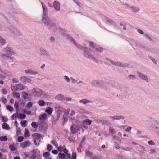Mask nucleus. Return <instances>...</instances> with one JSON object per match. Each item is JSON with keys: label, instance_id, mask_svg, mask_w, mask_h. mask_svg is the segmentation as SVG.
<instances>
[{"label": "nucleus", "instance_id": "1", "mask_svg": "<svg viewBox=\"0 0 159 159\" xmlns=\"http://www.w3.org/2000/svg\"><path fill=\"white\" fill-rule=\"evenodd\" d=\"M64 36L68 39H70L73 42V43L79 48L80 49H83L84 50V55L86 57L92 59L93 61L96 62H98L97 60L95 57L91 55L90 53L88 51H87V48H82L80 45H77L75 41L71 36L66 34H65Z\"/></svg>", "mask_w": 159, "mask_h": 159}, {"label": "nucleus", "instance_id": "2", "mask_svg": "<svg viewBox=\"0 0 159 159\" xmlns=\"http://www.w3.org/2000/svg\"><path fill=\"white\" fill-rule=\"evenodd\" d=\"M3 51L6 54L1 53L0 56L3 59H9L13 60L14 58L11 55H14L16 54V52L13 49L9 47H6L3 49Z\"/></svg>", "mask_w": 159, "mask_h": 159}, {"label": "nucleus", "instance_id": "3", "mask_svg": "<svg viewBox=\"0 0 159 159\" xmlns=\"http://www.w3.org/2000/svg\"><path fill=\"white\" fill-rule=\"evenodd\" d=\"M47 11H44L43 15L42 17V22L48 26L51 27L55 26V24L51 21L46 15Z\"/></svg>", "mask_w": 159, "mask_h": 159}, {"label": "nucleus", "instance_id": "4", "mask_svg": "<svg viewBox=\"0 0 159 159\" xmlns=\"http://www.w3.org/2000/svg\"><path fill=\"white\" fill-rule=\"evenodd\" d=\"M34 96L36 97H40L43 94V91L38 88H35L31 90Z\"/></svg>", "mask_w": 159, "mask_h": 159}, {"label": "nucleus", "instance_id": "5", "mask_svg": "<svg viewBox=\"0 0 159 159\" xmlns=\"http://www.w3.org/2000/svg\"><path fill=\"white\" fill-rule=\"evenodd\" d=\"M11 33L13 34L16 36H20L21 34L19 30L16 29L15 27L12 26L10 28Z\"/></svg>", "mask_w": 159, "mask_h": 159}, {"label": "nucleus", "instance_id": "6", "mask_svg": "<svg viewBox=\"0 0 159 159\" xmlns=\"http://www.w3.org/2000/svg\"><path fill=\"white\" fill-rule=\"evenodd\" d=\"M80 129L79 126L75 124H73L70 127V131L72 134H75Z\"/></svg>", "mask_w": 159, "mask_h": 159}, {"label": "nucleus", "instance_id": "7", "mask_svg": "<svg viewBox=\"0 0 159 159\" xmlns=\"http://www.w3.org/2000/svg\"><path fill=\"white\" fill-rule=\"evenodd\" d=\"M156 124V122L153 121L151 126L150 127V129L156 132L159 135V130L158 127L155 125Z\"/></svg>", "mask_w": 159, "mask_h": 159}, {"label": "nucleus", "instance_id": "8", "mask_svg": "<svg viewBox=\"0 0 159 159\" xmlns=\"http://www.w3.org/2000/svg\"><path fill=\"white\" fill-rule=\"evenodd\" d=\"M92 122V121L89 119H86L83 120L82 123V127L86 129H87V125H90Z\"/></svg>", "mask_w": 159, "mask_h": 159}, {"label": "nucleus", "instance_id": "9", "mask_svg": "<svg viewBox=\"0 0 159 159\" xmlns=\"http://www.w3.org/2000/svg\"><path fill=\"white\" fill-rule=\"evenodd\" d=\"M137 73L140 78L142 80H145L147 82H148V77L147 75L141 72H137Z\"/></svg>", "mask_w": 159, "mask_h": 159}, {"label": "nucleus", "instance_id": "10", "mask_svg": "<svg viewBox=\"0 0 159 159\" xmlns=\"http://www.w3.org/2000/svg\"><path fill=\"white\" fill-rule=\"evenodd\" d=\"M21 81L23 82L24 84H26L27 83H30L31 81V80L25 76H23L20 78Z\"/></svg>", "mask_w": 159, "mask_h": 159}, {"label": "nucleus", "instance_id": "11", "mask_svg": "<svg viewBox=\"0 0 159 159\" xmlns=\"http://www.w3.org/2000/svg\"><path fill=\"white\" fill-rule=\"evenodd\" d=\"M25 74L29 75H35L39 74V72L32 70L31 69L26 70H25Z\"/></svg>", "mask_w": 159, "mask_h": 159}, {"label": "nucleus", "instance_id": "12", "mask_svg": "<svg viewBox=\"0 0 159 159\" xmlns=\"http://www.w3.org/2000/svg\"><path fill=\"white\" fill-rule=\"evenodd\" d=\"M92 84L94 86H102L103 84V82L100 80H95L93 81Z\"/></svg>", "mask_w": 159, "mask_h": 159}, {"label": "nucleus", "instance_id": "13", "mask_svg": "<svg viewBox=\"0 0 159 159\" xmlns=\"http://www.w3.org/2000/svg\"><path fill=\"white\" fill-rule=\"evenodd\" d=\"M110 62L112 64L119 66L126 67L128 66V65L127 64H122L118 61L115 62L113 61H110Z\"/></svg>", "mask_w": 159, "mask_h": 159}, {"label": "nucleus", "instance_id": "14", "mask_svg": "<svg viewBox=\"0 0 159 159\" xmlns=\"http://www.w3.org/2000/svg\"><path fill=\"white\" fill-rule=\"evenodd\" d=\"M41 53L42 55L47 57H50V55L49 52L46 50L42 49L41 50Z\"/></svg>", "mask_w": 159, "mask_h": 159}, {"label": "nucleus", "instance_id": "15", "mask_svg": "<svg viewBox=\"0 0 159 159\" xmlns=\"http://www.w3.org/2000/svg\"><path fill=\"white\" fill-rule=\"evenodd\" d=\"M110 118L112 120L114 121L115 120H119L121 119H124V117L122 116H110Z\"/></svg>", "mask_w": 159, "mask_h": 159}, {"label": "nucleus", "instance_id": "16", "mask_svg": "<svg viewBox=\"0 0 159 159\" xmlns=\"http://www.w3.org/2000/svg\"><path fill=\"white\" fill-rule=\"evenodd\" d=\"M58 108L60 111H61V113H62V111H63L64 112V114L66 116L68 114L70 110L69 108L65 110L62 107L60 106L58 107Z\"/></svg>", "mask_w": 159, "mask_h": 159}, {"label": "nucleus", "instance_id": "17", "mask_svg": "<svg viewBox=\"0 0 159 159\" xmlns=\"http://www.w3.org/2000/svg\"><path fill=\"white\" fill-rule=\"evenodd\" d=\"M31 144V143L29 141H26L22 142L20 144V146L23 148L29 147Z\"/></svg>", "mask_w": 159, "mask_h": 159}, {"label": "nucleus", "instance_id": "18", "mask_svg": "<svg viewBox=\"0 0 159 159\" xmlns=\"http://www.w3.org/2000/svg\"><path fill=\"white\" fill-rule=\"evenodd\" d=\"M53 7L55 10H60V4L57 1H55L53 2Z\"/></svg>", "mask_w": 159, "mask_h": 159}, {"label": "nucleus", "instance_id": "19", "mask_svg": "<svg viewBox=\"0 0 159 159\" xmlns=\"http://www.w3.org/2000/svg\"><path fill=\"white\" fill-rule=\"evenodd\" d=\"M79 102L83 104H85L88 103H92V101L87 99H83L80 100Z\"/></svg>", "mask_w": 159, "mask_h": 159}, {"label": "nucleus", "instance_id": "20", "mask_svg": "<svg viewBox=\"0 0 159 159\" xmlns=\"http://www.w3.org/2000/svg\"><path fill=\"white\" fill-rule=\"evenodd\" d=\"M124 5L125 6V7H126V9H132V10H139V8L137 7L133 6L130 7L129 5L127 4H125Z\"/></svg>", "mask_w": 159, "mask_h": 159}, {"label": "nucleus", "instance_id": "21", "mask_svg": "<svg viewBox=\"0 0 159 159\" xmlns=\"http://www.w3.org/2000/svg\"><path fill=\"white\" fill-rule=\"evenodd\" d=\"M138 150L139 151V153L140 154H143L145 150V148L144 147L141 145H139Z\"/></svg>", "mask_w": 159, "mask_h": 159}, {"label": "nucleus", "instance_id": "22", "mask_svg": "<svg viewBox=\"0 0 159 159\" xmlns=\"http://www.w3.org/2000/svg\"><path fill=\"white\" fill-rule=\"evenodd\" d=\"M53 110V109L51 107H47L45 111V112L48 114L49 115H50L52 113Z\"/></svg>", "mask_w": 159, "mask_h": 159}, {"label": "nucleus", "instance_id": "23", "mask_svg": "<svg viewBox=\"0 0 159 159\" xmlns=\"http://www.w3.org/2000/svg\"><path fill=\"white\" fill-rule=\"evenodd\" d=\"M2 129L7 130H9L10 129L9 125L6 123H4L2 124Z\"/></svg>", "mask_w": 159, "mask_h": 159}, {"label": "nucleus", "instance_id": "24", "mask_svg": "<svg viewBox=\"0 0 159 159\" xmlns=\"http://www.w3.org/2000/svg\"><path fill=\"white\" fill-rule=\"evenodd\" d=\"M120 149L125 151H130L132 150V148L129 147L121 146Z\"/></svg>", "mask_w": 159, "mask_h": 159}, {"label": "nucleus", "instance_id": "25", "mask_svg": "<svg viewBox=\"0 0 159 159\" xmlns=\"http://www.w3.org/2000/svg\"><path fill=\"white\" fill-rule=\"evenodd\" d=\"M79 112L81 113L88 114L89 112L85 109L83 108H81L79 111Z\"/></svg>", "mask_w": 159, "mask_h": 159}, {"label": "nucleus", "instance_id": "26", "mask_svg": "<svg viewBox=\"0 0 159 159\" xmlns=\"http://www.w3.org/2000/svg\"><path fill=\"white\" fill-rule=\"evenodd\" d=\"M0 71H1L2 73L6 75L7 76H11L12 75L11 73L7 70L2 71L0 69Z\"/></svg>", "mask_w": 159, "mask_h": 159}, {"label": "nucleus", "instance_id": "27", "mask_svg": "<svg viewBox=\"0 0 159 159\" xmlns=\"http://www.w3.org/2000/svg\"><path fill=\"white\" fill-rule=\"evenodd\" d=\"M47 118V115L45 113H44L42 114L39 117V119L41 120H44Z\"/></svg>", "mask_w": 159, "mask_h": 159}, {"label": "nucleus", "instance_id": "28", "mask_svg": "<svg viewBox=\"0 0 159 159\" xmlns=\"http://www.w3.org/2000/svg\"><path fill=\"white\" fill-rule=\"evenodd\" d=\"M64 97L62 94L58 95L56 96V98L61 100H64Z\"/></svg>", "mask_w": 159, "mask_h": 159}, {"label": "nucleus", "instance_id": "29", "mask_svg": "<svg viewBox=\"0 0 159 159\" xmlns=\"http://www.w3.org/2000/svg\"><path fill=\"white\" fill-rule=\"evenodd\" d=\"M33 136L35 137L37 139H39L42 137L41 134L38 133H34L33 134Z\"/></svg>", "mask_w": 159, "mask_h": 159}, {"label": "nucleus", "instance_id": "30", "mask_svg": "<svg viewBox=\"0 0 159 159\" xmlns=\"http://www.w3.org/2000/svg\"><path fill=\"white\" fill-rule=\"evenodd\" d=\"M6 41L4 39L0 37V46H2L5 44Z\"/></svg>", "mask_w": 159, "mask_h": 159}, {"label": "nucleus", "instance_id": "31", "mask_svg": "<svg viewBox=\"0 0 159 159\" xmlns=\"http://www.w3.org/2000/svg\"><path fill=\"white\" fill-rule=\"evenodd\" d=\"M38 104L39 106L42 107L45 106V102L43 100H40L38 101Z\"/></svg>", "mask_w": 159, "mask_h": 159}, {"label": "nucleus", "instance_id": "32", "mask_svg": "<svg viewBox=\"0 0 159 159\" xmlns=\"http://www.w3.org/2000/svg\"><path fill=\"white\" fill-rule=\"evenodd\" d=\"M12 95L13 96L17 98H20V95L18 92H13L12 93Z\"/></svg>", "mask_w": 159, "mask_h": 159}, {"label": "nucleus", "instance_id": "33", "mask_svg": "<svg viewBox=\"0 0 159 159\" xmlns=\"http://www.w3.org/2000/svg\"><path fill=\"white\" fill-rule=\"evenodd\" d=\"M86 155L88 157H90L93 155L92 153L88 150L86 151Z\"/></svg>", "mask_w": 159, "mask_h": 159}, {"label": "nucleus", "instance_id": "34", "mask_svg": "<svg viewBox=\"0 0 159 159\" xmlns=\"http://www.w3.org/2000/svg\"><path fill=\"white\" fill-rule=\"evenodd\" d=\"M18 85L15 84L14 86H12L11 87V89L12 91H16L19 90L18 88Z\"/></svg>", "mask_w": 159, "mask_h": 159}, {"label": "nucleus", "instance_id": "35", "mask_svg": "<svg viewBox=\"0 0 159 159\" xmlns=\"http://www.w3.org/2000/svg\"><path fill=\"white\" fill-rule=\"evenodd\" d=\"M26 117V116L24 114H19L18 116V118L23 120L25 119Z\"/></svg>", "mask_w": 159, "mask_h": 159}, {"label": "nucleus", "instance_id": "36", "mask_svg": "<svg viewBox=\"0 0 159 159\" xmlns=\"http://www.w3.org/2000/svg\"><path fill=\"white\" fill-rule=\"evenodd\" d=\"M18 88L19 90V91L23 90L25 88V87L21 83L18 84Z\"/></svg>", "mask_w": 159, "mask_h": 159}, {"label": "nucleus", "instance_id": "37", "mask_svg": "<svg viewBox=\"0 0 159 159\" xmlns=\"http://www.w3.org/2000/svg\"><path fill=\"white\" fill-rule=\"evenodd\" d=\"M75 111L73 110H72L70 113V116H72L75 115ZM70 118L72 120H74L75 119L74 117H70Z\"/></svg>", "mask_w": 159, "mask_h": 159}, {"label": "nucleus", "instance_id": "38", "mask_svg": "<svg viewBox=\"0 0 159 159\" xmlns=\"http://www.w3.org/2000/svg\"><path fill=\"white\" fill-rule=\"evenodd\" d=\"M8 140V138L6 136H2L0 137V140L2 141H6Z\"/></svg>", "mask_w": 159, "mask_h": 159}, {"label": "nucleus", "instance_id": "39", "mask_svg": "<svg viewBox=\"0 0 159 159\" xmlns=\"http://www.w3.org/2000/svg\"><path fill=\"white\" fill-rule=\"evenodd\" d=\"M65 155L63 153H59L58 154V157L60 159H63L65 158Z\"/></svg>", "mask_w": 159, "mask_h": 159}, {"label": "nucleus", "instance_id": "40", "mask_svg": "<svg viewBox=\"0 0 159 159\" xmlns=\"http://www.w3.org/2000/svg\"><path fill=\"white\" fill-rule=\"evenodd\" d=\"M0 117L1 118L3 122H6L8 121V119L6 116H1Z\"/></svg>", "mask_w": 159, "mask_h": 159}, {"label": "nucleus", "instance_id": "41", "mask_svg": "<svg viewBox=\"0 0 159 159\" xmlns=\"http://www.w3.org/2000/svg\"><path fill=\"white\" fill-rule=\"evenodd\" d=\"M24 136L25 137H29L30 136L29 132L27 129H26L25 130Z\"/></svg>", "mask_w": 159, "mask_h": 159}, {"label": "nucleus", "instance_id": "42", "mask_svg": "<svg viewBox=\"0 0 159 159\" xmlns=\"http://www.w3.org/2000/svg\"><path fill=\"white\" fill-rule=\"evenodd\" d=\"M76 154L75 152H73L71 158L69 159H76Z\"/></svg>", "mask_w": 159, "mask_h": 159}, {"label": "nucleus", "instance_id": "43", "mask_svg": "<svg viewBox=\"0 0 159 159\" xmlns=\"http://www.w3.org/2000/svg\"><path fill=\"white\" fill-rule=\"evenodd\" d=\"M64 78L65 80L67 83H69L70 82V79L68 76L65 75L64 76Z\"/></svg>", "mask_w": 159, "mask_h": 159}, {"label": "nucleus", "instance_id": "44", "mask_svg": "<svg viewBox=\"0 0 159 159\" xmlns=\"http://www.w3.org/2000/svg\"><path fill=\"white\" fill-rule=\"evenodd\" d=\"M7 109L10 111H12L13 110V107L11 106L7 105L6 107Z\"/></svg>", "mask_w": 159, "mask_h": 159}, {"label": "nucleus", "instance_id": "45", "mask_svg": "<svg viewBox=\"0 0 159 159\" xmlns=\"http://www.w3.org/2000/svg\"><path fill=\"white\" fill-rule=\"evenodd\" d=\"M22 111L25 113L28 114L30 115L31 114V111H28L25 109H23Z\"/></svg>", "mask_w": 159, "mask_h": 159}, {"label": "nucleus", "instance_id": "46", "mask_svg": "<svg viewBox=\"0 0 159 159\" xmlns=\"http://www.w3.org/2000/svg\"><path fill=\"white\" fill-rule=\"evenodd\" d=\"M26 123L27 121L26 120L22 121L20 122V124L22 126L25 127L27 126Z\"/></svg>", "mask_w": 159, "mask_h": 159}, {"label": "nucleus", "instance_id": "47", "mask_svg": "<svg viewBox=\"0 0 159 159\" xmlns=\"http://www.w3.org/2000/svg\"><path fill=\"white\" fill-rule=\"evenodd\" d=\"M102 123L107 126L110 125H111L109 121L107 120H103V121Z\"/></svg>", "mask_w": 159, "mask_h": 159}, {"label": "nucleus", "instance_id": "48", "mask_svg": "<svg viewBox=\"0 0 159 159\" xmlns=\"http://www.w3.org/2000/svg\"><path fill=\"white\" fill-rule=\"evenodd\" d=\"M9 148L12 151H14L16 150V148L14 146L12 145H10L9 146Z\"/></svg>", "mask_w": 159, "mask_h": 159}, {"label": "nucleus", "instance_id": "49", "mask_svg": "<svg viewBox=\"0 0 159 159\" xmlns=\"http://www.w3.org/2000/svg\"><path fill=\"white\" fill-rule=\"evenodd\" d=\"M53 148V147L52 145L49 144H48L47 145V149L48 151H50L51 150H52V149Z\"/></svg>", "mask_w": 159, "mask_h": 159}, {"label": "nucleus", "instance_id": "50", "mask_svg": "<svg viewBox=\"0 0 159 159\" xmlns=\"http://www.w3.org/2000/svg\"><path fill=\"white\" fill-rule=\"evenodd\" d=\"M109 131L110 133L113 134L115 133L114 129L111 126L109 128Z\"/></svg>", "mask_w": 159, "mask_h": 159}, {"label": "nucleus", "instance_id": "51", "mask_svg": "<svg viewBox=\"0 0 159 159\" xmlns=\"http://www.w3.org/2000/svg\"><path fill=\"white\" fill-rule=\"evenodd\" d=\"M63 119L64 122H66L68 120L67 116L65 115V114H64L63 116Z\"/></svg>", "mask_w": 159, "mask_h": 159}, {"label": "nucleus", "instance_id": "52", "mask_svg": "<svg viewBox=\"0 0 159 159\" xmlns=\"http://www.w3.org/2000/svg\"><path fill=\"white\" fill-rule=\"evenodd\" d=\"M31 126L32 127L36 128L38 127V125L35 122H33L31 123Z\"/></svg>", "mask_w": 159, "mask_h": 159}, {"label": "nucleus", "instance_id": "53", "mask_svg": "<svg viewBox=\"0 0 159 159\" xmlns=\"http://www.w3.org/2000/svg\"><path fill=\"white\" fill-rule=\"evenodd\" d=\"M33 104L32 102H29L27 104L26 107L27 108H30L33 106Z\"/></svg>", "mask_w": 159, "mask_h": 159}, {"label": "nucleus", "instance_id": "54", "mask_svg": "<svg viewBox=\"0 0 159 159\" xmlns=\"http://www.w3.org/2000/svg\"><path fill=\"white\" fill-rule=\"evenodd\" d=\"M50 156V154L48 152H45L43 154V156L45 158L48 157Z\"/></svg>", "mask_w": 159, "mask_h": 159}, {"label": "nucleus", "instance_id": "55", "mask_svg": "<svg viewBox=\"0 0 159 159\" xmlns=\"http://www.w3.org/2000/svg\"><path fill=\"white\" fill-rule=\"evenodd\" d=\"M1 91L2 93L3 94H4V95H6L7 93V90L6 89H5L4 88L2 89L1 90Z\"/></svg>", "mask_w": 159, "mask_h": 159}, {"label": "nucleus", "instance_id": "56", "mask_svg": "<svg viewBox=\"0 0 159 159\" xmlns=\"http://www.w3.org/2000/svg\"><path fill=\"white\" fill-rule=\"evenodd\" d=\"M113 138L114 139L116 140L119 143L121 142L120 139L118 138L117 136H115L113 137Z\"/></svg>", "mask_w": 159, "mask_h": 159}, {"label": "nucleus", "instance_id": "57", "mask_svg": "<svg viewBox=\"0 0 159 159\" xmlns=\"http://www.w3.org/2000/svg\"><path fill=\"white\" fill-rule=\"evenodd\" d=\"M24 138L22 136H20L18 138V141L19 142H21L23 140Z\"/></svg>", "mask_w": 159, "mask_h": 159}, {"label": "nucleus", "instance_id": "58", "mask_svg": "<svg viewBox=\"0 0 159 159\" xmlns=\"http://www.w3.org/2000/svg\"><path fill=\"white\" fill-rule=\"evenodd\" d=\"M57 149L59 151L61 152L63 149V147L62 146L60 145L57 148Z\"/></svg>", "mask_w": 159, "mask_h": 159}, {"label": "nucleus", "instance_id": "59", "mask_svg": "<svg viewBox=\"0 0 159 159\" xmlns=\"http://www.w3.org/2000/svg\"><path fill=\"white\" fill-rule=\"evenodd\" d=\"M72 98L70 97H65L64 101H71Z\"/></svg>", "mask_w": 159, "mask_h": 159}, {"label": "nucleus", "instance_id": "60", "mask_svg": "<svg viewBox=\"0 0 159 159\" xmlns=\"http://www.w3.org/2000/svg\"><path fill=\"white\" fill-rule=\"evenodd\" d=\"M95 50L96 51H98L99 52H101L103 50V49L102 48L100 47L98 48H95Z\"/></svg>", "mask_w": 159, "mask_h": 159}, {"label": "nucleus", "instance_id": "61", "mask_svg": "<svg viewBox=\"0 0 159 159\" xmlns=\"http://www.w3.org/2000/svg\"><path fill=\"white\" fill-rule=\"evenodd\" d=\"M1 100L3 103L5 104L7 101V99L5 98L2 97L1 98Z\"/></svg>", "mask_w": 159, "mask_h": 159}, {"label": "nucleus", "instance_id": "62", "mask_svg": "<svg viewBox=\"0 0 159 159\" xmlns=\"http://www.w3.org/2000/svg\"><path fill=\"white\" fill-rule=\"evenodd\" d=\"M129 77L130 79L134 80L135 79V76L133 75H129Z\"/></svg>", "mask_w": 159, "mask_h": 159}, {"label": "nucleus", "instance_id": "63", "mask_svg": "<svg viewBox=\"0 0 159 159\" xmlns=\"http://www.w3.org/2000/svg\"><path fill=\"white\" fill-rule=\"evenodd\" d=\"M149 59H150L152 61H153V62L156 64L157 62H156V60L154 58H153L152 57H151V56H149Z\"/></svg>", "mask_w": 159, "mask_h": 159}, {"label": "nucleus", "instance_id": "64", "mask_svg": "<svg viewBox=\"0 0 159 159\" xmlns=\"http://www.w3.org/2000/svg\"><path fill=\"white\" fill-rule=\"evenodd\" d=\"M52 143L56 147H57V142L55 141H52Z\"/></svg>", "mask_w": 159, "mask_h": 159}]
</instances>
